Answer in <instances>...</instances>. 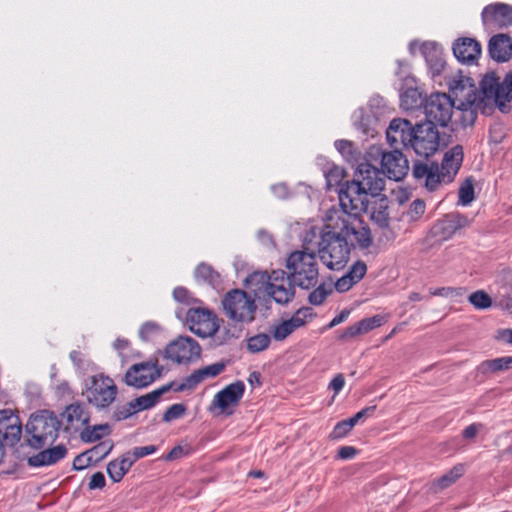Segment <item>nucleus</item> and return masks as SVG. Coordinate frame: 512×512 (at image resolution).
Returning a JSON list of instances; mask_svg holds the SVG:
<instances>
[{
  "label": "nucleus",
  "mask_w": 512,
  "mask_h": 512,
  "mask_svg": "<svg viewBox=\"0 0 512 512\" xmlns=\"http://www.w3.org/2000/svg\"><path fill=\"white\" fill-rule=\"evenodd\" d=\"M446 84L456 107L484 104V107H497L502 113L510 111L512 72L507 73L501 83L494 73L486 74L480 83V94L474 81L460 72L446 77Z\"/></svg>",
  "instance_id": "f257e3e1"
},
{
  "label": "nucleus",
  "mask_w": 512,
  "mask_h": 512,
  "mask_svg": "<svg viewBox=\"0 0 512 512\" xmlns=\"http://www.w3.org/2000/svg\"><path fill=\"white\" fill-rule=\"evenodd\" d=\"M371 195L361 189L357 184L346 182L339 191V203L341 209L331 210L327 221H334L341 225V229L349 228L356 232L359 241L364 246H370L372 236L370 228L359 217L364 211H368Z\"/></svg>",
  "instance_id": "f03ea898"
},
{
  "label": "nucleus",
  "mask_w": 512,
  "mask_h": 512,
  "mask_svg": "<svg viewBox=\"0 0 512 512\" xmlns=\"http://www.w3.org/2000/svg\"><path fill=\"white\" fill-rule=\"evenodd\" d=\"M326 229L319 242L318 255L329 270H341L347 265L353 242L361 248L369 247L361 244L356 232L341 229V225L334 221H327Z\"/></svg>",
  "instance_id": "7ed1b4c3"
},
{
  "label": "nucleus",
  "mask_w": 512,
  "mask_h": 512,
  "mask_svg": "<svg viewBox=\"0 0 512 512\" xmlns=\"http://www.w3.org/2000/svg\"><path fill=\"white\" fill-rule=\"evenodd\" d=\"M463 157L462 146L455 145L445 152L441 164L415 163L413 176L423 181L429 191H436L442 184H448L454 180L462 165Z\"/></svg>",
  "instance_id": "20e7f679"
},
{
  "label": "nucleus",
  "mask_w": 512,
  "mask_h": 512,
  "mask_svg": "<svg viewBox=\"0 0 512 512\" xmlns=\"http://www.w3.org/2000/svg\"><path fill=\"white\" fill-rule=\"evenodd\" d=\"M286 274L292 282L309 290L315 287L319 281V266L314 252L307 248L291 252L285 261Z\"/></svg>",
  "instance_id": "39448f33"
},
{
  "label": "nucleus",
  "mask_w": 512,
  "mask_h": 512,
  "mask_svg": "<svg viewBox=\"0 0 512 512\" xmlns=\"http://www.w3.org/2000/svg\"><path fill=\"white\" fill-rule=\"evenodd\" d=\"M60 426V421L52 412L44 410L32 415L26 424L28 445L35 449L51 445L58 437Z\"/></svg>",
  "instance_id": "423d86ee"
},
{
  "label": "nucleus",
  "mask_w": 512,
  "mask_h": 512,
  "mask_svg": "<svg viewBox=\"0 0 512 512\" xmlns=\"http://www.w3.org/2000/svg\"><path fill=\"white\" fill-rule=\"evenodd\" d=\"M248 283L265 285L267 294L281 305L288 304L295 296V284L284 270H273L270 275L266 272H255L247 279Z\"/></svg>",
  "instance_id": "0eeeda50"
},
{
  "label": "nucleus",
  "mask_w": 512,
  "mask_h": 512,
  "mask_svg": "<svg viewBox=\"0 0 512 512\" xmlns=\"http://www.w3.org/2000/svg\"><path fill=\"white\" fill-rule=\"evenodd\" d=\"M225 315L235 323H251L257 309L255 299L240 289L227 292L222 300Z\"/></svg>",
  "instance_id": "6e6552de"
},
{
  "label": "nucleus",
  "mask_w": 512,
  "mask_h": 512,
  "mask_svg": "<svg viewBox=\"0 0 512 512\" xmlns=\"http://www.w3.org/2000/svg\"><path fill=\"white\" fill-rule=\"evenodd\" d=\"M118 388L112 378L102 373L89 378L86 399L97 409L109 407L116 399Z\"/></svg>",
  "instance_id": "1a4fd4ad"
},
{
  "label": "nucleus",
  "mask_w": 512,
  "mask_h": 512,
  "mask_svg": "<svg viewBox=\"0 0 512 512\" xmlns=\"http://www.w3.org/2000/svg\"><path fill=\"white\" fill-rule=\"evenodd\" d=\"M455 102L446 93L431 94L425 102L424 112L427 122L433 126L446 127L452 119Z\"/></svg>",
  "instance_id": "9d476101"
},
{
  "label": "nucleus",
  "mask_w": 512,
  "mask_h": 512,
  "mask_svg": "<svg viewBox=\"0 0 512 512\" xmlns=\"http://www.w3.org/2000/svg\"><path fill=\"white\" fill-rule=\"evenodd\" d=\"M185 323L192 333L201 338L211 337L219 329L217 315L202 307L190 308L186 313Z\"/></svg>",
  "instance_id": "9b49d317"
},
{
  "label": "nucleus",
  "mask_w": 512,
  "mask_h": 512,
  "mask_svg": "<svg viewBox=\"0 0 512 512\" xmlns=\"http://www.w3.org/2000/svg\"><path fill=\"white\" fill-rule=\"evenodd\" d=\"M439 132L431 123L417 124L410 147L421 157H429L439 148Z\"/></svg>",
  "instance_id": "f8f14e48"
},
{
  "label": "nucleus",
  "mask_w": 512,
  "mask_h": 512,
  "mask_svg": "<svg viewBox=\"0 0 512 512\" xmlns=\"http://www.w3.org/2000/svg\"><path fill=\"white\" fill-rule=\"evenodd\" d=\"M162 369L157 360H148L132 365L124 375L126 385L141 389L152 384L161 376Z\"/></svg>",
  "instance_id": "ddd939ff"
},
{
  "label": "nucleus",
  "mask_w": 512,
  "mask_h": 512,
  "mask_svg": "<svg viewBox=\"0 0 512 512\" xmlns=\"http://www.w3.org/2000/svg\"><path fill=\"white\" fill-rule=\"evenodd\" d=\"M200 354V345L189 336H179L170 342L165 349L166 357L178 364H187L195 361L200 357Z\"/></svg>",
  "instance_id": "4468645a"
},
{
  "label": "nucleus",
  "mask_w": 512,
  "mask_h": 512,
  "mask_svg": "<svg viewBox=\"0 0 512 512\" xmlns=\"http://www.w3.org/2000/svg\"><path fill=\"white\" fill-rule=\"evenodd\" d=\"M351 183L357 184L361 189L367 191L371 197L378 196L384 187L381 172L367 162L358 165Z\"/></svg>",
  "instance_id": "2eb2a0df"
},
{
  "label": "nucleus",
  "mask_w": 512,
  "mask_h": 512,
  "mask_svg": "<svg viewBox=\"0 0 512 512\" xmlns=\"http://www.w3.org/2000/svg\"><path fill=\"white\" fill-rule=\"evenodd\" d=\"M22 422L11 409L0 410V440L7 447L16 446L21 440Z\"/></svg>",
  "instance_id": "dca6fc26"
},
{
  "label": "nucleus",
  "mask_w": 512,
  "mask_h": 512,
  "mask_svg": "<svg viewBox=\"0 0 512 512\" xmlns=\"http://www.w3.org/2000/svg\"><path fill=\"white\" fill-rule=\"evenodd\" d=\"M314 316L315 313L311 307H302L298 309L290 319L274 325L271 328V334L275 340L282 341L291 335L296 329L311 321Z\"/></svg>",
  "instance_id": "f3484780"
},
{
  "label": "nucleus",
  "mask_w": 512,
  "mask_h": 512,
  "mask_svg": "<svg viewBox=\"0 0 512 512\" xmlns=\"http://www.w3.org/2000/svg\"><path fill=\"white\" fill-rule=\"evenodd\" d=\"M414 129L415 127L406 119H393L386 131L387 141L394 149L410 147Z\"/></svg>",
  "instance_id": "a211bd4d"
},
{
  "label": "nucleus",
  "mask_w": 512,
  "mask_h": 512,
  "mask_svg": "<svg viewBox=\"0 0 512 512\" xmlns=\"http://www.w3.org/2000/svg\"><path fill=\"white\" fill-rule=\"evenodd\" d=\"M381 167L383 173L395 181L402 180L409 170L408 160L398 149L382 154Z\"/></svg>",
  "instance_id": "6ab92c4d"
},
{
  "label": "nucleus",
  "mask_w": 512,
  "mask_h": 512,
  "mask_svg": "<svg viewBox=\"0 0 512 512\" xmlns=\"http://www.w3.org/2000/svg\"><path fill=\"white\" fill-rule=\"evenodd\" d=\"M482 21L488 27H507L512 24V7L503 3L490 4L482 11Z\"/></svg>",
  "instance_id": "aec40b11"
},
{
  "label": "nucleus",
  "mask_w": 512,
  "mask_h": 512,
  "mask_svg": "<svg viewBox=\"0 0 512 512\" xmlns=\"http://www.w3.org/2000/svg\"><path fill=\"white\" fill-rule=\"evenodd\" d=\"M225 369V363L216 362L194 371L191 375L186 377L182 383L175 384L174 391L181 392L185 390H192L197 387L201 382L208 378H214L221 374Z\"/></svg>",
  "instance_id": "412c9836"
},
{
  "label": "nucleus",
  "mask_w": 512,
  "mask_h": 512,
  "mask_svg": "<svg viewBox=\"0 0 512 512\" xmlns=\"http://www.w3.org/2000/svg\"><path fill=\"white\" fill-rule=\"evenodd\" d=\"M453 54L459 62L472 65L481 55V45L473 38H460L453 44Z\"/></svg>",
  "instance_id": "4be33fe9"
},
{
  "label": "nucleus",
  "mask_w": 512,
  "mask_h": 512,
  "mask_svg": "<svg viewBox=\"0 0 512 512\" xmlns=\"http://www.w3.org/2000/svg\"><path fill=\"white\" fill-rule=\"evenodd\" d=\"M244 390L245 385L243 382L238 381L232 383L214 396L213 404L217 406L221 412L231 414V411H228V409L238 404L244 394Z\"/></svg>",
  "instance_id": "5701e85b"
},
{
  "label": "nucleus",
  "mask_w": 512,
  "mask_h": 512,
  "mask_svg": "<svg viewBox=\"0 0 512 512\" xmlns=\"http://www.w3.org/2000/svg\"><path fill=\"white\" fill-rule=\"evenodd\" d=\"M470 219L460 213H451L438 221L435 226L437 234L443 239L451 238L457 231L470 226Z\"/></svg>",
  "instance_id": "b1692460"
},
{
  "label": "nucleus",
  "mask_w": 512,
  "mask_h": 512,
  "mask_svg": "<svg viewBox=\"0 0 512 512\" xmlns=\"http://www.w3.org/2000/svg\"><path fill=\"white\" fill-rule=\"evenodd\" d=\"M67 452L68 450L66 446L59 444L52 448L42 450L36 455L29 457L27 462L31 467L50 466L64 459L67 455Z\"/></svg>",
  "instance_id": "393cba45"
},
{
  "label": "nucleus",
  "mask_w": 512,
  "mask_h": 512,
  "mask_svg": "<svg viewBox=\"0 0 512 512\" xmlns=\"http://www.w3.org/2000/svg\"><path fill=\"white\" fill-rule=\"evenodd\" d=\"M421 52L426 59L431 77L436 79L444 72L446 65L441 51L434 43H424Z\"/></svg>",
  "instance_id": "a878e982"
},
{
  "label": "nucleus",
  "mask_w": 512,
  "mask_h": 512,
  "mask_svg": "<svg viewBox=\"0 0 512 512\" xmlns=\"http://www.w3.org/2000/svg\"><path fill=\"white\" fill-rule=\"evenodd\" d=\"M370 219L381 228L388 227L390 217L388 212V200L386 197L374 196L371 197L368 211Z\"/></svg>",
  "instance_id": "bb28decb"
},
{
  "label": "nucleus",
  "mask_w": 512,
  "mask_h": 512,
  "mask_svg": "<svg viewBox=\"0 0 512 512\" xmlns=\"http://www.w3.org/2000/svg\"><path fill=\"white\" fill-rule=\"evenodd\" d=\"M490 56L498 61L505 62L512 56V40L504 34H498L491 38L489 42Z\"/></svg>",
  "instance_id": "cd10ccee"
},
{
  "label": "nucleus",
  "mask_w": 512,
  "mask_h": 512,
  "mask_svg": "<svg viewBox=\"0 0 512 512\" xmlns=\"http://www.w3.org/2000/svg\"><path fill=\"white\" fill-rule=\"evenodd\" d=\"M63 417L67 424L74 429H79L89 422V415L85 411L82 403H72L68 405L63 413Z\"/></svg>",
  "instance_id": "c85d7f7f"
},
{
  "label": "nucleus",
  "mask_w": 512,
  "mask_h": 512,
  "mask_svg": "<svg viewBox=\"0 0 512 512\" xmlns=\"http://www.w3.org/2000/svg\"><path fill=\"white\" fill-rule=\"evenodd\" d=\"M174 387L175 383L172 382L169 384H165L150 393L139 396L132 400L134 407L136 408L137 412L150 409L156 405V403L159 401L160 397L164 393L168 392L170 389L174 390Z\"/></svg>",
  "instance_id": "c756f323"
},
{
  "label": "nucleus",
  "mask_w": 512,
  "mask_h": 512,
  "mask_svg": "<svg viewBox=\"0 0 512 512\" xmlns=\"http://www.w3.org/2000/svg\"><path fill=\"white\" fill-rule=\"evenodd\" d=\"M134 463L129 455L124 453L119 458L112 460L107 465V473L110 479L117 483L122 480L124 475L130 470Z\"/></svg>",
  "instance_id": "7c9ffc66"
},
{
  "label": "nucleus",
  "mask_w": 512,
  "mask_h": 512,
  "mask_svg": "<svg viewBox=\"0 0 512 512\" xmlns=\"http://www.w3.org/2000/svg\"><path fill=\"white\" fill-rule=\"evenodd\" d=\"M494 287L499 306L512 314V279L509 277L505 281H497Z\"/></svg>",
  "instance_id": "2f4dec72"
},
{
  "label": "nucleus",
  "mask_w": 512,
  "mask_h": 512,
  "mask_svg": "<svg viewBox=\"0 0 512 512\" xmlns=\"http://www.w3.org/2000/svg\"><path fill=\"white\" fill-rule=\"evenodd\" d=\"M511 368L512 356H504L481 362L477 367V370L483 375H489L500 371H506Z\"/></svg>",
  "instance_id": "473e14b6"
},
{
  "label": "nucleus",
  "mask_w": 512,
  "mask_h": 512,
  "mask_svg": "<svg viewBox=\"0 0 512 512\" xmlns=\"http://www.w3.org/2000/svg\"><path fill=\"white\" fill-rule=\"evenodd\" d=\"M465 473V466L463 464H457L451 468L446 474L438 478L432 483V489L434 492H440L445 488L451 486Z\"/></svg>",
  "instance_id": "72a5a7b5"
},
{
  "label": "nucleus",
  "mask_w": 512,
  "mask_h": 512,
  "mask_svg": "<svg viewBox=\"0 0 512 512\" xmlns=\"http://www.w3.org/2000/svg\"><path fill=\"white\" fill-rule=\"evenodd\" d=\"M400 105L404 110H414L422 105V94L417 88H407L400 94Z\"/></svg>",
  "instance_id": "f704fd0d"
},
{
  "label": "nucleus",
  "mask_w": 512,
  "mask_h": 512,
  "mask_svg": "<svg viewBox=\"0 0 512 512\" xmlns=\"http://www.w3.org/2000/svg\"><path fill=\"white\" fill-rule=\"evenodd\" d=\"M110 434V427L108 424H98L92 427L87 426L81 433L80 438L82 441L91 443L100 440L104 436Z\"/></svg>",
  "instance_id": "c9c22d12"
},
{
  "label": "nucleus",
  "mask_w": 512,
  "mask_h": 512,
  "mask_svg": "<svg viewBox=\"0 0 512 512\" xmlns=\"http://www.w3.org/2000/svg\"><path fill=\"white\" fill-rule=\"evenodd\" d=\"M270 343V335L266 333H259L247 339V349L252 354L260 353L266 350Z\"/></svg>",
  "instance_id": "e433bc0d"
},
{
  "label": "nucleus",
  "mask_w": 512,
  "mask_h": 512,
  "mask_svg": "<svg viewBox=\"0 0 512 512\" xmlns=\"http://www.w3.org/2000/svg\"><path fill=\"white\" fill-rule=\"evenodd\" d=\"M195 277L210 285H217L220 282V275L210 265L201 263L195 269Z\"/></svg>",
  "instance_id": "4c0bfd02"
},
{
  "label": "nucleus",
  "mask_w": 512,
  "mask_h": 512,
  "mask_svg": "<svg viewBox=\"0 0 512 512\" xmlns=\"http://www.w3.org/2000/svg\"><path fill=\"white\" fill-rule=\"evenodd\" d=\"M462 113V124L464 126L472 125L477 118V111L480 110L482 113H487L493 107H484L483 105H469L467 107H456Z\"/></svg>",
  "instance_id": "58836bf2"
},
{
  "label": "nucleus",
  "mask_w": 512,
  "mask_h": 512,
  "mask_svg": "<svg viewBox=\"0 0 512 512\" xmlns=\"http://www.w3.org/2000/svg\"><path fill=\"white\" fill-rule=\"evenodd\" d=\"M314 290L309 294L308 300L312 305H321L332 292L330 284L320 283L313 287Z\"/></svg>",
  "instance_id": "ea45409f"
},
{
  "label": "nucleus",
  "mask_w": 512,
  "mask_h": 512,
  "mask_svg": "<svg viewBox=\"0 0 512 512\" xmlns=\"http://www.w3.org/2000/svg\"><path fill=\"white\" fill-rule=\"evenodd\" d=\"M335 147L348 162L354 163L357 161L358 153L352 142L348 140H337Z\"/></svg>",
  "instance_id": "a19ab883"
},
{
  "label": "nucleus",
  "mask_w": 512,
  "mask_h": 512,
  "mask_svg": "<svg viewBox=\"0 0 512 512\" xmlns=\"http://www.w3.org/2000/svg\"><path fill=\"white\" fill-rule=\"evenodd\" d=\"M474 198L473 180L471 178H467L459 189V204L467 206L474 200Z\"/></svg>",
  "instance_id": "79ce46f5"
},
{
  "label": "nucleus",
  "mask_w": 512,
  "mask_h": 512,
  "mask_svg": "<svg viewBox=\"0 0 512 512\" xmlns=\"http://www.w3.org/2000/svg\"><path fill=\"white\" fill-rule=\"evenodd\" d=\"M386 322V317L383 315H374L372 317L364 318L358 323L361 334H366L369 331L382 326Z\"/></svg>",
  "instance_id": "37998d69"
},
{
  "label": "nucleus",
  "mask_w": 512,
  "mask_h": 512,
  "mask_svg": "<svg viewBox=\"0 0 512 512\" xmlns=\"http://www.w3.org/2000/svg\"><path fill=\"white\" fill-rule=\"evenodd\" d=\"M113 449V443L110 441H104L93 448L87 450V455H90L94 463L105 458Z\"/></svg>",
  "instance_id": "c03bdc74"
},
{
  "label": "nucleus",
  "mask_w": 512,
  "mask_h": 512,
  "mask_svg": "<svg viewBox=\"0 0 512 512\" xmlns=\"http://www.w3.org/2000/svg\"><path fill=\"white\" fill-rule=\"evenodd\" d=\"M468 299L476 309H487L492 305L491 297L483 290L473 292Z\"/></svg>",
  "instance_id": "a18cd8bd"
},
{
  "label": "nucleus",
  "mask_w": 512,
  "mask_h": 512,
  "mask_svg": "<svg viewBox=\"0 0 512 512\" xmlns=\"http://www.w3.org/2000/svg\"><path fill=\"white\" fill-rule=\"evenodd\" d=\"M425 210H426L425 202L421 199H415L409 205V208L406 212V217L411 222L418 221L425 213Z\"/></svg>",
  "instance_id": "49530a36"
},
{
  "label": "nucleus",
  "mask_w": 512,
  "mask_h": 512,
  "mask_svg": "<svg viewBox=\"0 0 512 512\" xmlns=\"http://www.w3.org/2000/svg\"><path fill=\"white\" fill-rule=\"evenodd\" d=\"M186 410V406L182 403L173 404L165 411L163 415V421L168 423L179 419L185 415Z\"/></svg>",
  "instance_id": "de8ad7c7"
},
{
  "label": "nucleus",
  "mask_w": 512,
  "mask_h": 512,
  "mask_svg": "<svg viewBox=\"0 0 512 512\" xmlns=\"http://www.w3.org/2000/svg\"><path fill=\"white\" fill-rule=\"evenodd\" d=\"M353 426L349 422L348 419L338 422L333 431L330 434L331 439H341L345 437L351 430Z\"/></svg>",
  "instance_id": "09e8293b"
},
{
  "label": "nucleus",
  "mask_w": 512,
  "mask_h": 512,
  "mask_svg": "<svg viewBox=\"0 0 512 512\" xmlns=\"http://www.w3.org/2000/svg\"><path fill=\"white\" fill-rule=\"evenodd\" d=\"M156 446L148 445L135 447L132 451H128L127 454L131 458L132 462L135 463L138 459L143 458L147 455H151L156 452Z\"/></svg>",
  "instance_id": "8fccbe9b"
},
{
  "label": "nucleus",
  "mask_w": 512,
  "mask_h": 512,
  "mask_svg": "<svg viewBox=\"0 0 512 512\" xmlns=\"http://www.w3.org/2000/svg\"><path fill=\"white\" fill-rule=\"evenodd\" d=\"M367 266L364 262H356L348 271L347 275L356 283H358L366 274Z\"/></svg>",
  "instance_id": "3c124183"
},
{
  "label": "nucleus",
  "mask_w": 512,
  "mask_h": 512,
  "mask_svg": "<svg viewBox=\"0 0 512 512\" xmlns=\"http://www.w3.org/2000/svg\"><path fill=\"white\" fill-rule=\"evenodd\" d=\"M138 413L132 401L124 404L123 406L117 408L115 411V418L117 420H125L132 416L133 414Z\"/></svg>",
  "instance_id": "603ef678"
},
{
  "label": "nucleus",
  "mask_w": 512,
  "mask_h": 512,
  "mask_svg": "<svg viewBox=\"0 0 512 512\" xmlns=\"http://www.w3.org/2000/svg\"><path fill=\"white\" fill-rule=\"evenodd\" d=\"M94 461H92V458L90 455H87V451L76 456L73 461V468L75 470H83L87 468L88 466L92 465Z\"/></svg>",
  "instance_id": "864d4df0"
},
{
  "label": "nucleus",
  "mask_w": 512,
  "mask_h": 512,
  "mask_svg": "<svg viewBox=\"0 0 512 512\" xmlns=\"http://www.w3.org/2000/svg\"><path fill=\"white\" fill-rule=\"evenodd\" d=\"M158 330V325L148 322L141 326L139 335L143 340H149L152 334L156 333Z\"/></svg>",
  "instance_id": "5fc2aeb1"
},
{
  "label": "nucleus",
  "mask_w": 512,
  "mask_h": 512,
  "mask_svg": "<svg viewBox=\"0 0 512 512\" xmlns=\"http://www.w3.org/2000/svg\"><path fill=\"white\" fill-rule=\"evenodd\" d=\"M375 409H376V406L366 407V408L360 410L359 412H357L353 417L349 418L348 420L351 423V425L354 427L361 419L372 415L373 412L375 411Z\"/></svg>",
  "instance_id": "6e6d98bb"
},
{
  "label": "nucleus",
  "mask_w": 512,
  "mask_h": 512,
  "mask_svg": "<svg viewBox=\"0 0 512 512\" xmlns=\"http://www.w3.org/2000/svg\"><path fill=\"white\" fill-rule=\"evenodd\" d=\"M355 282L346 274L340 279H338L335 283V288L338 292H346L348 291Z\"/></svg>",
  "instance_id": "4d7b16f0"
},
{
  "label": "nucleus",
  "mask_w": 512,
  "mask_h": 512,
  "mask_svg": "<svg viewBox=\"0 0 512 512\" xmlns=\"http://www.w3.org/2000/svg\"><path fill=\"white\" fill-rule=\"evenodd\" d=\"M89 489H101L105 486V477L102 472H96L90 477Z\"/></svg>",
  "instance_id": "13d9d810"
},
{
  "label": "nucleus",
  "mask_w": 512,
  "mask_h": 512,
  "mask_svg": "<svg viewBox=\"0 0 512 512\" xmlns=\"http://www.w3.org/2000/svg\"><path fill=\"white\" fill-rule=\"evenodd\" d=\"M430 294L433 296L450 297V296L460 295V292L458 289H455V288L441 287V288H437V289H431Z\"/></svg>",
  "instance_id": "bf43d9fd"
},
{
  "label": "nucleus",
  "mask_w": 512,
  "mask_h": 512,
  "mask_svg": "<svg viewBox=\"0 0 512 512\" xmlns=\"http://www.w3.org/2000/svg\"><path fill=\"white\" fill-rule=\"evenodd\" d=\"M345 378L343 374H337L329 383V389L334 391V396H336L344 387Z\"/></svg>",
  "instance_id": "052dcab7"
},
{
  "label": "nucleus",
  "mask_w": 512,
  "mask_h": 512,
  "mask_svg": "<svg viewBox=\"0 0 512 512\" xmlns=\"http://www.w3.org/2000/svg\"><path fill=\"white\" fill-rule=\"evenodd\" d=\"M173 297L176 301L182 303H189L190 294L189 291L183 287H177L173 291Z\"/></svg>",
  "instance_id": "680f3d73"
},
{
  "label": "nucleus",
  "mask_w": 512,
  "mask_h": 512,
  "mask_svg": "<svg viewBox=\"0 0 512 512\" xmlns=\"http://www.w3.org/2000/svg\"><path fill=\"white\" fill-rule=\"evenodd\" d=\"M361 335L358 323L347 327L342 334L340 335V339L348 340L354 338L355 336Z\"/></svg>",
  "instance_id": "e2e57ef3"
},
{
  "label": "nucleus",
  "mask_w": 512,
  "mask_h": 512,
  "mask_svg": "<svg viewBox=\"0 0 512 512\" xmlns=\"http://www.w3.org/2000/svg\"><path fill=\"white\" fill-rule=\"evenodd\" d=\"M129 346H130L129 341L127 339H123V338H118L113 343L114 349L118 351V353L121 357H125L127 355L126 350H128Z\"/></svg>",
  "instance_id": "0e129e2a"
},
{
  "label": "nucleus",
  "mask_w": 512,
  "mask_h": 512,
  "mask_svg": "<svg viewBox=\"0 0 512 512\" xmlns=\"http://www.w3.org/2000/svg\"><path fill=\"white\" fill-rule=\"evenodd\" d=\"M356 454H357L356 448H354L352 446H342L338 450V455L337 456L340 459L347 460V459H352Z\"/></svg>",
  "instance_id": "69168bd1"
},
{
  "label": "nucleus",
  "mask_w": 512,
  "mask_h": 512,
  "mask_svg": "<svg viewBox=\"0 0 512 512\" xmlns=\"http://www.w3.org/2000/svg\"><path fill=\"white\" fill-rule=\"evenodd\" d=\"M349 314H350V310H348V309L342 310L337 316H335L331 320L328 327L333 328V327L339 325L340 323L344 322L348 318Z\"/></svg>",
  "instance_id": "338daca9"
},
{
  "label": "nucleus",
  "mask_w": 512,
  "mask_h": 512,
  "mask_svg": "<svg viewBox=\"0 0 512 512\" xmlns=\"http://www.w3.org/2000/svg\"><path fill=\"white\" fill-rule=\"evenodd\" d=\"M479 427L480 426L477 424H471L467 426L463 431V437L466 439L474 438L479 431Z\"/></svg>",
  "instance_id": "774afa93"
}]
</instances>
